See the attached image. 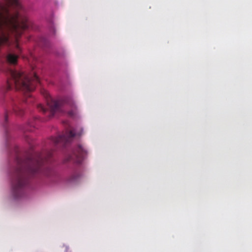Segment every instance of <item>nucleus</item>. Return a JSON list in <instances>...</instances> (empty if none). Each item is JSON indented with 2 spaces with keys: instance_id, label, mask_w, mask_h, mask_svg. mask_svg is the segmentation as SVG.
Wrapping results in <instances>:
<instances>
[{
  "instance_id": "obj_1",
  "label": "nucleus",
  "mask_w": 252,
  "mask_h": 252,
  "mask_svg": "<svg viewBox=\"0 0 252 252\" xmlns=\"http://www.w3.org/2000/svg\"><path fill=\"white\" fill-rule=\"evenodd\" d=\"M51 157V153L46 156L36 153L23 162L17 159L18 167L15 169L12 181V193L15 198H19L24 195L25 188L28 183V176H32L40 172L46 176L49 175V173L44 171V164L48 162Z\"/></svg>"
},
{
  "instance_id": "obj_2",
  "label": "nucleus",
  "mask_w": 252,
  "mask_h": 252,
  "mask_svg": "<svg viewBox=\"0 0 252 252\" xmlns=\"http://www.w3.org/2000/svg\"><path fill=\"white\" fill-rule=\"evenodd\" d=\"M8 73L11 78L7 82L6 89L8 91L13 87L17 90H22L25 92H30L33 91L39 80L36 74L29 76L21 71L9 69Z\"/></svg>"
},
{
  "instance_id": "obj_3",
  "label": "nucleus",
  "mask_w": 252,
  "mask_h": 252,
  "mask_svg": "<svg viewBox=\"0 0 252 252\" xmlns=\"http://www.w3.org/2000/svg\"><path fill=\"white\" fill-rule=\"evenodd\" d=\"M41 93L46 99L47 105L50 108L52 116L56 112H62L63 107L64 105H72L73 104L72 100L70 97H65L59 100H55L51 98L47 91L42 90Z\"/></svg>"
},
{
  "instance_id": "obj_4",
  "label": "nucleus",
  "mask_w": 252,
  "mask_h": 252,
  "mask_svg": "<svg viewBox=\"0 0 252 252\" xmlns=\"http://www.w3.org/2000/svg\"><path fill=\"white\" fill-rule=\"evenodd\" d=\"M83 133V129L78 127L77 129L71 130H66L63 134L53 138V141L55 144L63 143L66 144L69 142L75 136H81Z\"/></svg>"
},
{
  "instance_id": "obj_5",
  "label": "nucleus",
  "mask_w": 252,
  "mask_h": 252,
  "mask_svg": "<svg viewBox=\"0 0 252 252\" xmlns=\"http://www.w3.org/2000/svg\"><path fill=\"white\" fill-rule=\"evenodd\" d=\"M87 154L86 149L83 145L79 144L73 152V155L70 157L68 160H72L79 164L82 161Z\"/></svg>"
},
{
  "instance_id": "obj_6",
  "label": "nucleus",
  "mask_w": 252,
  "mask_h": 252,
  "mask_svg": "<svg viewBox=\"0 0 252 252\" xmlns=\"http://www.w3.org/2000/svg\"><path fill=\"white\" fill-rule=\"evenodd\" d=\"M81 176V175L80 173L74 172L68 177L67 182L71 184H75L79 181Z\"/></svg>"
},
{
  "instance_id": "obj_7",
  "label": "nucleus",
  "mask_w": 252,
  "mask_h": 252,
  "mask_svg": "<svg viewBox=\"0 0 252 252\" xmlns=\"http://www.w3.org/2000/svg\"><path fill=\"white\" fill-rule=\"evenodd\" d=\"M13 111L18 115H21L23 114L24 111L23 109L20 108L19 107L14 106H12Z\"/></svg>"
},
{
  "instance_id": "obj_8",
  "label": "nucleus",
  "mask_w": 252,
  "mask_h": 252,
  "mask_svg": "<svg viewBox=\"0 0 252 252\" xmlns=\"http://www.w3.org/2000/svg\"><path fill=\"white\" fill-rule=\"evenodd\" d=\"M37 107L38 109L40 111H42L43 113H45L47 110V109L41 104H39Z\"/></svg>"
},
{
  "instance_id": "obj_9",
  "label": "nucleus",
  "mask_w": 252,
  "mask_h": 252,
  "mask_svg": "<svg viewBox=\"0 0 252 252\" xmlns=\"http://www.w3.org/2000/svg\"><path fill=\"white\" fill-rule=\"evenodd\" d=\"M8 112L7 111H6L5 112V116H4V119H5V121H7V119H8Z\"/></svg>"
},
{
  "instance_id": "obj_10",
  "label": "nucleus",
  "mask_w": 252,
  "mask_h": 252,
  "mask_svg": "<svg viewBox=\"0 0 252 252\" xmlns=\"http://www.w3.org/2000/svg\"><path fill=\"white\" fill-rule=\"evenodd\" d=\"M68 115L70 116H72L73 115V113L72 111L69 112Z\"/></svg>"
},
{
  "instance_id": "obj_11",
  "label": "nucleus",
  "mask_w": 252,
  "mask_h": 252,
  "mask_svg": "<svg viewBox=\"0 0 252 252\" xmlns=\"http://www.w3.org/2000/svg\"><path fill=\"white\" fill-rule=\"evenodd\" d=\"M27 96H28V97H31V95L30 94H27Z\"/></svg>"
},
{
  "instance_id": "obj_12",
  "label": "nucleus",
  "mask_w": 252,
  "mask_h": 252,
  "mask_svg": "<svg viewBox=\"0 0 252 252\" xmlns=\"http://www.w3.org/2000/svg\"><path fill=\"white\" fill-rule=\"evenodd\" d=\"M28 102H29V101H28V99L26 100V103H28Z\"/></svg>"
}]
</instances>
